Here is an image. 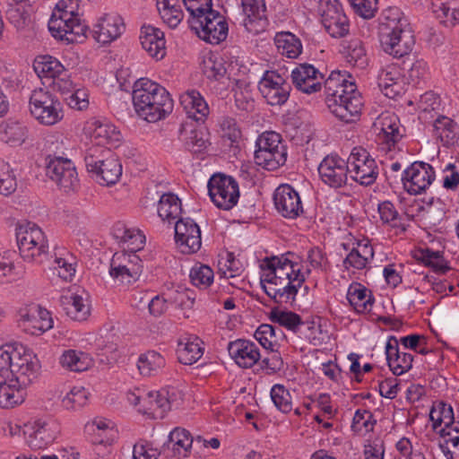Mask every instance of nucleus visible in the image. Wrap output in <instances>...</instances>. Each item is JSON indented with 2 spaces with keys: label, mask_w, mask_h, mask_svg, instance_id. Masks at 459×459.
I'll return each instance as SVG.
<instances>
[{
  "label": "nucleus",
  "mask_w": 459,
  "mask_h": 459,
  "mask_svg": "<svg viewBox=\"0 0 459 459\" xmlns=\"http://www.w3.org/2000/svg\"><path fill=\"white\" fill-rule=\"evenodd\" d=\"M168 395L169 392L165 390L144 394L139 411L153 419H162L171 407Z\"/></svg>",
  "instance_id": "nucleus-24"
},
{
  "label": "nucleus",
  "mask_w": 459,
  "mask_h": 459,
  "mask_svg": "<svg viewBox=\"0 0 459 459\" xmlns=\"http://www.w3.org/2000/svg\"><path fill=\"white\" fill-rule=\"evenodd\" d=\"M431 8L446 26H454L459 21V0H431Z\"/></svg>",
  "instance_id": "nucleus-34"
},
{
  "label": "nucleus",
  "mask_w": 459,
  "mask_h": 459,
  "mask_svg": "<svg viewBox=\"0 0 459 459\" xmlns=\"http://www.w3.org/2000/svg\"><path fill=\"white\" fill-rule=\"evenodd\" d=\"M429 419L432 421V429L436 430L442 423L446 426L447 421L454 420L453 408L444 403L433 407L429 412Z\"/></svg>",
  "instance_id": "nucleus-61"
},
{
  "label": "nucleus",
  "mask_w": 459,
  "mask_h": 459,
  "mask_svg": "<svg viewBox=\"0 0 459 459\" xmlns=\"http://www.w3.org/2000/svg\"><path fill=\"white\" fill-rule=\"evenodd\" d=\"M185 147L193 153H201L209 146L208 134L201 129H191L184 139Z\"/></svg>",
  "instance_id": "nucleus-51"
},
{
  "label": "nucleus",
  "mask_w": 459,
  "mask_h": 459,
  "mask_svg": "<svg viewBox=\"0 0 459 459\" xmlns=\"http://www.w3.org/2000/svg\"><path fill=\"white\" fill-rule=\"evenodd\" d=\"M373 256V247L369 244L358 243V247H353L343 260V265L345 268L352 267L361 270L367 266L368 260Z\"/></svg>",
  "instance_id": "nucleus-43"
},
{
  "label": "nucleus",
  "mask_w": 459,
  "mask_h": 459,
  "mask_svg": "<svg viewBox=\"0 0 459 459\" xmlns=\"http://www.w3.org/2000/svg\"><path fill=\"white\" fill-rule=\"evenodd\" d=\"M67 10L60 9L56 6L48 22V29L55 38L61 37V33L68 28V25L76 19Z\"/></svg>",
  "instance_id": "nucleus-50"
},
{
  "label": "nucleus",
  "mask_w": 459,
  "mask_h": 459,
  "mask_svg": "<svg viewBox=\"0 0 459 459\" xmlns=\"http://www.w3.org/2000/svg\"><path fill=\"white\" fill-rule=\"evenodd\" d=\"M417 258L425 265L430 266L434 272L445 274L450 270L447 262L439 251H433L429 248L420 249L416 255Z\"/></svg>",
  "instance_id": "nucleus-47"
},
{
  "label": "nucleus",
  "mask_w": 459,
  "mask_h": 459,
  "mask_svg": "<svg viewBox=\"0 0 459 459\" xmlns=\"http://www.w3.org/2000/svg\"><path fill=\"white\" fill-rule=\"evenodd\" d=\"M255 338L265 350L279 349V342L285 338L284 333L280 328L269 324H262L254 333Z\"/></svg>",
  "instance_id": "nucleus-39"
},
{
  "label": "nucleus",
  "mask_w": 459,
  "mask_h": 459,
  "mask_svg": "<svg viewBox=\"0 0 459 459\" xmlns=\"http://www.w3.org/2000/svg\"><path fill=\"white\" fill-rule=\"evenodd\" d=\"M113 236L123 245L126 252L135 253L143 248L145 237L138 230L117 224L113 229Z\"/></svg>",
  "instance_id": "nucleus-31"
},
{
  "label": "nucleus",
  "mask_w": 459,
  "mask_h": 459,
  "mask_svg": "<svg viewBox=\"0 0 459 459\" xmlns=\"http://www.w3.org/2000/svg\"><path fill=\"white\" fill-rule=\"evenodd\" d=\"M165 366V359L155 351H148L138 358L137 368L143 377L158 374Z\"/></svg>",
  "instance_id": "nucleus-42"
},
{
  "label": "nucleus",
  "mask_w": 459,
  "mask_h": 459,
  "mask_svg": "<svg viewBox=\"0 0 459 459\" xmlns=\"http://www.w3.org/2000/svg\"><path fill=\"white\" fill-rule=\"evenodd\" d=\"M89 393L82 386H74L62 400V405L66 410H76L84 406Z\"/></svg>",
  "instance_id": "nucleus-58"
},
{
  "label": "nucleus",
  "mask_w": 459,
  "mask_h": 459,
  "mask_svg": "<svg viewBox=\"0 0 459 459\" xmlns=\"http://www.w3.org/2000/svg\"><path fill=\"white\" fill-rule=\"evenodd\" d=\"M133 104L137 115L149 123L164 119L173 110V100L159 83L141 78L134 84Z\"/></svg>",
  "instance_id": "nucleus-2"
},
{
  "label": "nucleus",
  "mask_w": 459,
  "mask_h": 459,
  "mask_svg": "<svg viewBox=\"0 0 459 459\" xmlns=\"http://www.w3.org/2000/svg\"><path fill=\"white\" fill-rule=\"evenodd\" d=\"M17 187L16 178L10 165L0 159V194L10 195Z\"/></svg>",
  "instance_id": "nucleus-53"
},
{
  "label": "nucleus",
  "mask_w": 459,
  "mask_h": 459,
  "mask_svg": "<svg viewBox=\"0 0 459 459\" xmlns=\"http://www.w3.org/2000/svg\"><path fill=\"white\" fill-rule=\"evenodd\" d=\"M348 87L351 88L350 95H338V99H332V100L330 99L328 108L340 120L352 123L359 117L363 101L355 84H350Z\"/></svg>",
  "instance_id": "nucleus-13"
},
{
  "label": "nucleus",
  "mask_w": 459,
  "mask_h": 459,
  "mask_svg": "<svg viewBox=\"0 0 459 459\" xmlns=\"http://www.w3.org/2000/svg\"><path fill=\"white\" fill-rule=\"evenodd\" d=\"M317 170L321 180L333 188L345 186L350 177L348 160L338 155L325 157L319 163Z\"/></svg>",
  "instance_id": "nucleus-14"
},
{
  "label": "nucleus",
  "mask_w": 459,
  "mask_h": 459,
  "mask_svg": "<svg viewBox=\"0 0 459 459\" xmlns=\"http://www.w3.org/2000/svg\"><path fill=\"white\" fill-rule=\"evenodd\" d=\"M382 132H383V143L387 145L388 151L395 146V144L401 140L402 134L400 133V127L396 119L385 117L382 121Z\"/></svg>",
  "instance_id": "nucleus-54"
},
{
  "label": "nucleus",
  "mask_w": 459,
  "mask_h": 459,
  "mask_svg": "<svg viewBox=\"0 0 459 459\" xmlns=\"http://www.w3.org/2000/svg\"><path fill=\"white\" fill-rule=\"evenodd\" d=\"M169 440L173 444L172 449L174 453L184 457L188 455L194 442L190 432L181 428H175L170 432Z\"/></svg>",
  "instance_id": "nucleus-48"
},
{
  "label": "nucleus",
  "mask_w": 459,
  "mask_h": 459,
  "mask_svg": "<svg viewBox=\"0 0 459 459\" xmlns=\"http://www.w3.org/2000/svg\"><path fill=\"white\" fill-rule=\"evenodd\" d=\"M347 299L357 313L370 312L374 304V298L371 292L359 283L350 286Z\"/></svg>",
  "instance_id": "nucleus-35"
},
{
  "label": "nucleus",
  "mask_w": 459,
  "mask_h": 459,
  "mask_svg": "<svg viewBox=\"0 0 459 459\" xmlns=\"http://www.w3.org/2000/svg\"><path fill=\"white\" fill-rule=\"evenodd\" d=\"M202 70L204 74L210 80H220L226 74V68L221 60L209 56L203 61Z\"/></svg>",
  "instance_id": "nucleus-62"
},
{
  "label": "nucleus",
  "mask_w": 459,
  "mask_h": 459,
  "mask_svg": "<svg viewBox=\"0 0 459 459\" xmlns=\"http://www.w3.org/2000/svg\"><path fill=\"white\" fill-rule=\"evenodd\" d=\"M175 240L183 254H194L201 248V230L190 218L175 222Z\"/></svg>",
  "instance_id": "nucleus-16"
},
{
  "label": "nucleus",
  "mask_w": 459,
  "mask_h": 459,
  "mask_svg": "<svg viewBox=\"0 0 459 459\" xmlns=\"http://www.w3.org/2000/svg\"><path fill=\"white\" fill-rule=\"evenodd\" d=\"M13 372L12 382H17L22 386H28L39 376L40 364L37 356L23 345L17 344L16 351L13 352Z\"/></svg>",
  "instance_id": "nucleus-11"
},
{
  "label": "nucleus",
  "mask_w": 459,
  "mask_h": 459,
  "mask_svg": "<svg viewBox=\"0 0 459 459\" xmlns=\"http://www.w3.org/2000/svg\"><path fill=\"white\" fill-rule=\"evenodd\" d=\"M16 239L22 259L42 264L48 255V243L42 230L34 222H25L16 228Z\"/></svg>",
  "instance_id": "nucleus-4"
},
{
  "label": "nucleus",
  "mask_w": 459,
  "mask_h": 459,
  "mask_svg": "<svg viewBox=\"0 0 459 459\" xmlns=\"http://www.w3.org/2000/svg\"><path fill=\"white\" fill-rule=\"evenodd\" d=\"M46 175L65 192L74 190L79 182L74 163L63 157L46 158Z\"/></svg>",
  "instance_id": "nucleus-12"
},
{
  "label": "nucleus",
  "mask_w": 459,
  "mask_h": 459,
  "mask_svg": "<svg viewBox=\"0 0 459 459\" xmlns=\"http://www.w3.org/2000/svg\"><path fill=\"white\" fill-rule=\"evenodd\" d=\"M159 452L152 445L146 440H139L134 444L133 449L134 459H158Z\"/></svg>",
  "instance_id": "nucleus-64"
},
{
  "label": "nucleus",
  "mask_w": 459,
  "mask_h": 459,
  "mask_svg": "<svg viewBox=\"0 0 459 459\" xmlns=\"http://www.w3.org/2000/svg\"><path fill=\"white\" fill-rule=\"evenodd\" d=\"M269 318L273 323H277L294 333H297L299 327L304 325L300 316L292 311L274 308L271 310Z\"/></svg>",
  "instance_id": "nucleus-49"
},
{
  "label": "nucleus",
  "mask_w": 459,
  "mask_h": 459,
  "mask_svg": "<svg viewBox=\"0 0 459 459\" xmlns=\"http://www.w3.org/2000/svg\"><path fill=\"white\" fill-rule=\"evenodd\" d=\"M213 271L205 264H195L190 271V280L193 285L200 288L206 289L213 282Z\"/></svg>",
  "instance_id": "nucleus-52"
},
{
  "label": "nucleus",
  "mask_w": 459,
  "mask_h": 459,
  "mask_svg": "<svg viewBox=\"0 0 459 459\" xmlns=\"http://www.w3.org/2000/svg\"><path fill=\"white\" fill-rule=\"evenodd\" d=\"M123 19L117 14H106L95 25L94 39L101 44H108L117 39L124 30Z\"/></svg>",
  "instance_id": "nucleus-23"
},
{
  "label": "nucleus",
  "mask_w": 459,
  "mask_h": 459,
  "mask_svg": "<svg viewBox=\"0 0 459 459\" xmlns=\"http://www.w3.org/2000/svg\"><path fill=\"white\" fill-rule=\"evenodd\" d=\"M203 354L202 341L198 337H185L178 341L177 356L180 363L193 365L202 358Z\"/></svg>",
  "instance_id": "nucleus-30"
},
{
  "label": "nucleus",
  "mask_w": 459,
  "mask_h": 459,
  "mask_svg": "<svg viewBox=\"0 0 459 459\" xmlns=\"http://www.w3.org/2000/svg\"><path fill=\"white\" fill-rule=\"evenodd\" d=\"M32 432L29 435L27 443L33 450L46 448L52 444L60 433L59 423L52 419L36 420L32 427Z\"/></svg>",
  "instance_id": "nucleus-20"
},
{
  "label": "nucleus",
  "mask_w": 459,
  "mask_h": 459,
  "mask_svg": "<svg viewBox=\"0 0 459 459\" xmlns=\"http://www.w3.org/2000/svg\"><path fill=\"white\" fill-rule=\"evenodd\" d=\"M30 111L36 120L45 126H53L64 117L59 100L42 88L32 91L30 98Z\"/></svg>",
  "instance_id": "nucleus-7"
},
{
  "label": "nucleus",
  "mask_w": 459,
  "mask_h": 459,
  "mask_svg": "<svg viewBox=\"0 0 459 459\" xmlns=\"http://www.w3.org/2000/svg\"><path fill=\"white\" fill-rule=\"evenodd\" d=\"M143 273V270L137 268H115L110 266L109 274L116 283L124 286H130L136 282Z\"/></svg>",
  "instance_id": "nucleus-57"
},
{
  "label": "nucleus",
  "mask_w": 459,
  "mask_h": 459,
  "mask_svg": "<svg viewBox=\"0 0 459 459\" xmlns=\"http://www.w3.org/2000/svg\"><path fill=\"white\" fill-rule=\"evenodd\" d=\"M435 179V171L431 165L422 161L413 162L403 171L402 178L405 190L411 195L424 192Z\"/></svg>",
  "instance_id": "nucleus-15"
},
{
  "label": "nucleus",
  "mask_w": 459,
  "mask_h": 459,
  "mask_svg": "<svg viewBox=\"0 0 459 459\" xmlns=\"http://www.w3.org/2000/svg\"><path fill=\"white\" fill-rule=\"evenodd\" d=\"M271 398L275 407L283 413L292 410V399L288 389L282 385H274L271 389Z\"/></svg>",
  "instance_id": "nucleus-56"
},
{
  "label": "nucleus",
  "mask_w": 459,
  "mask_h": 459,
  "mask_svg": "<svg viewBox=\"0 0 459 459\" xmlns=\"http://www.w3.org/2000/svg\"><path fill=\"white\" fill-rule=\"evenodd\" d=\"M290 77L297 90L307 94L319 91L322 88L321 81L325 79L323 74L307 63L297 65L292 70Z\"/></svg>",
  "instance_id": "nucleus-18"
},
{
  "label": "nucleus",
  "mask_w": 459,
  "mask_h": 459,
  "mask_svg": "<svg viewBox=\"0 0 459 459\" xmlns=\"http://www.w3.org/2000/svg\"><path fill=\"white\" fill-rule=\"evenodd\" d=\"M321 16L325 30L333 38H342L349 33V20L336 0L326 3Z\"/></svg>",
  "instance_id": "nucleus-17"
},
{
  "label": "nucleus",
  "mask_w": 459,
  "mask_h": 459,
  "mask_svg": "<svg viewBox=\"0 0 459 459\" xmlns=\"http://www.w3.org/2000/svg\"><path fill=\"white\" fill-rule=\"evenodd\" d=\"M0 137L10 146H20L28 137V129L19 121L7 120L0 126Z\"/></svg>",
  "instance_id": "nucleus-37"
},
{
  "label": "nucleus",
  "mask_w": 459,
  "mask_h": 459,
  "mask_svg": "<svg viewBox=\"0 0 459 459\" xmlns=\"http://www.w3.org/2000/svg\"><path fill=\"white\" fill-rule=\"evenodd\" d=\"M26 386L11 379L0 380V407L10 409L22 403L26 396Z\"/></svg>",
  "instance_id": "nucleus-28"
},
{
  "label": "nucleus",
  "mask_w": 459,
  "mask_h": 459,
  "mask_svg": "<svg viewBox=\"0 0 459 459\" xmlns=\"http://www.w3.org/2000/svg\"><path fill=\"white\" fill-rule=\"evenodd\" d=\"M59 362L63 368L74 372L85 371L92 365V359L87 353L74 350L65 351Z\"/></svg>",
  "instance_id": "nucleus-41"
},
{
  "label": "nucleus",
  "mask_w": 459,
  "mask_h": 459,
  "mask_svg": "<svg viewBox=\"0 0 459 459\" xmlns=\"http://www.w3.org/2000/svg\"><path fill=\"white\" fill-rule=\"evenodd\" d=\"M87 132L91 135L93 146L104 147L106 144L113 146L120 141V133L113 125L103 123L98 119H91L87 123Z\"/></svg>",
  "instance_id": "nucleus-26"
},
{
  "label": "nucleus",
  "mask_w": 459,
  "mask_h": 459,
  "mask_svg": "<svg viewBox=\"0 0 459 459\" xmlns=\"http://www.w3.org/2000/svg\"><path fill=\"white\" fill-rule=\"evenodd\" d=\"M16 345H5L0 348V380H7L13 377V368L15 358Z\"/></svg>",
  "instance_id": "nucleus-55"
},
{
  "label": "nucleus",
  "mask_w": 459,
  "mask_h": 459,
  "mask_svg": "<svg viewBox=\"0 0 459 459\" xmlns=\"http://www.w3.org/2000/svg\"><path fill=\"white\" fill-rule=\"evenodd\" d=\"M385 355L388 367L395 376H401L412 367L413 356L399 351L398 340L391 336L385 345Z\"/></svg>",
  "instance_id": "nucleus-25"
},
{
  "label": "nucleus",
  "mask_w": 459,
  "mask_h": 459,
  "mask_svg": "<svg viewBox=\"0 0 459 459\" xmlns=\"http://www.w3.org/2000/svg\"><path fill=\"white\" fill-rule=\"evenodd\" d=\"M20 316V322L23 330L30 334H40L51 329V325L48 320H40L38 318L37 305L21 310Z\"/></svg>",
  "instance_id": "nucleus-38"
},
{
  "label": "nucleus",
  "mask_w": 459,
  "mask_h": 459,
  "mask_svg": "<svg viewBox=\"0 0 459 459\" xmlns=\"http://www.w3.org/2000/svg\"><path fill=\"white\" fill-rule=\"evenodd\" d=\"M110 266L115 268H137L143 270V265L141 258L135 253L117 252L113 255Z\"/></svg>",
  "instance_id": "nucleus-59"
},
{
  "label": "nucleus",
  "mask_w": 459,
  "mask_h": 459,
  "mask_svg": "<svg viewBox=\"0 0 459 459\" xmlns=\"http://www.w3.org/2000/svg\"><path fill=\"white\" fill-rule=\"evenodd\" d=\"M258 89L269 105L281 106L290 98L291 85L285 73L265 71L258 83Z\"/></svg>",
  "instance_id": "nucleus-10"
},
{
  "label": "nucleus",
  "mask_w": 459,
  "mask_h": 459,
  "mask_svg": "<svg viewBox=\"0 0 459 459\" xmlns=\"http://www.w3.org/2000/svg\"><path fill=\"white\" fill-rule=\"evenodd\" d=\"M274 43L278 52L289 58H297L302 51L299 39L290 32L281 31L276 33Z\"/></svg>",
  "instance_id": "nucleus-40"
},
{
  "label": "nucleus",
  "mask_w": 459,
  "mask_h": 459,
  "mask_svg": "<svg viewBox=\"0 0 459 459\" xmlns=\"http://www.w3.org/2000/svg\"><path fill=\"white\" fill-rule=\"evenodd\" d=\"M190 27L198 37L211 44L223 41L228 35V23L223 15L209 6H202L201 13H190Z\"/></svg>",
  "instance_id": "nucleus-5"
},
{
  "label": "nucleus",
  "mask_w": 459,
  "mask_h": 459,
  "mask_svg": "<svg viewBox=\"0 0 459 459\" xmlns=\"http://www.w3.org/2000/svg\"><path fill=\"white\" fill-rule=\"evenodd\" d=\"M261 268L267 270L261 278L262 288L278 304L294 303L306 274L310 273L309 269L301 272L299 265L285 255L265 257Z\"/></svg>",
  "instance_id": "nucleus-1"
},
{
  "label": "nucleus",
  "mask_w": 459,
  "mask_h": 459,
  "mask_svg": "<svg viewBox=\"0 0 459 459\" xmlns=\"http://www.w3.org/2000/svg\"><path fill=\"white\" fill-rule=\"evenodd\" d=\"M254 159L257 166L267 170H275L285 164L287 150L255 151Z\"/></svg>",
  "instance_id": "nucleus-45"
},
{
  "label": "nucleus",
  "mask_w": 459,
  "mask_h": 459,
  "mask_svg": "<svg viewBox=\"0 0 459 459\" xmlns=\"http://www.w3.org/2000/svg\"><path fill=\"white\" fill-rule=\"evenodd\" d=\"M274 150H286L281 143V135L275 132H265L256 140L255 151L273 152Z\"/></svg>",
  "instance_id": "nucleus-63"
},
{
  "label": "nucleus",
  "mask_w": 459,
  "mask_h": 459,
  "mask_svg": "<svg viewBox=\"0 0 459 459\" xmlns=\"http://www.w3.org/2000/svg\"><path fill=\"white\" fill-rule=\"evenodd\" d=\"M230 357L241 368H249L257 363L261 358L259 349L251 341L238 339L228 345Z\"/></svg>",
  "instance_id": "nucleus-21"
},
{
  "label": "nucleus",
  "mask_w": 459,
  "mask_h": 459,
  "mask_svg": "<svg viewBox=\"0 0 459 459\" xmlns=\"http://www.w3.org/2000/svg\"><path fill=\"white\" fill-rule=\"evenodd\" d=\"M182 212L180 199L172 193L163 194L158 203V215L162 221L171 224L180 218Z\"/></svg>",
  "instance_id": "nucleus-33"
},
{
  "label": "nucleus",
  "mask_w": 459,
  "mask_h": 459,
  "mask_svg": "<svg viewBox=\"0 0 459 459\" xmlns=\"http://www.w3.org/2000/svg\"><path fill=\"white\" fill-rule=\"evenodd\" d=\"M379 39L384 51L396 58L408 55L415 44L414 35L408 22H403L399 25L394 22L387 25H380Z\"/></svg>",
  "instance_id": "nucleus-6"
},
{
  "label": "nucleus",
  "mask_w": 459,
  "mask_h": 459,
  "mask_svg": "<svg viewBox=\"0 0 459 459\" xmlns=\"http://www.w3.org/2000/svg\"><path fill=\"white\" fill-rule=\"evenodd\" d=\"M35 72L41 77L52 78L65 75V68L55 57L44 56L37 59L34 64Z\"/></svg>",
  "instance_id": "nucleus-46"
},
{
  "label": "nucleus",
  "mask_w": 459,
  "mask_h": 459,
  "mask_svg": "<svg viewBox=\"0 0 459 459\" xmlns=\"http://www.w3.org/2000/svg\"><path fill=\"white\" fill-rule=\"evenodd\" d=\"M275 208L283 217L295 219L303 207L299 193L290 185L279 186L273 195Z\"/></svg>",
  "instance_id": "nucleus-19"
},
{
  "label": "nucleus",
  "mask_w": 459,
  "mask_h": 459,
  "mask_svg": "<svg viewBox=\"0 0 459 459\" xmlns=\"http://www.w3.org/2000/svg\"><path fill=\"white\" fill-rule=\"evenodd\" d=\"M60 305L67 316L74 321H83L90 315V307L82 296L66 293L60 297Z\"/></svg>",
  "instance_id": "nucleus-32"
},
{
  "label": "nucleus",
  "mask_w": 459,
  "mask_h": 459,
  "mask_svg": "<svg viewBox=\"0 0 459 459\" xmlns=\"http://www.w3.org/2000/svg\"><path fill=\"white\" fill-rule=\"evenodd\" d=\"M84 161L88 172L95 175L96 180L103 186L116 184L122 175V165L110 147L88 148Z\"/></svg>",
  "instance_id": "nucleus-3"
},
{
  "label": "nucleus",
  "mask_w": 459,
  "mask_h": 459,
  "mask_svg": "<svg viewBox=\"0 0 459 459\" xmlns=\"http://www.w3.org/2000/svg\"><path fill=\"white\" fill-rule=\"evenodd\" d=\"M343 55L346 61L360 69L368 65V56L363 42L359 39H352L343 47Z\"/></svg>",
  "instance_id": "nucleus-44"
},
{
  "label": "nucleus",
  "mask_w": 459,
  "mask_h": 459,
  "mask_svg": "<svg viewBox=\"0 0 459 459\" xmlns=\"http://www.w3.org/2000/svg\"><path fill=\"white\" fill-rule=\"evenodd\" d=\"M433 134L445 146H453L458 140V127L451 118L440 116L433 124Z\"/></svg>",
  "instance_id": "nucleus-36"
},
{
  "label": "nucleus",
  "mask_w": 459,
  "mask_h": 459,
  "mask_svg": "<svg viewBox=\"0 0 459 459\" xmlns=\"http://www.w3.org/2000/svg\"><path fill=\"white\" fill-rule=\"evenodd\" d=\"M209 195L220 209L229 211L238 203L239 189L238 182L230 176L213 175L207 184Z\"/></svg>",
  "instance_id": "nucleus-8"
},
{
  "label": "nucleus",
  "mask_w": 459,
  "mask_h": 459,
  "mask_svg": "<svg viewBox=\"0 0 459 459\" xmlns=\"http://www.w3.org/2000/svg\"><path fill=\"white\" fill-rule=\"evenodd\" d=\"M180 105L187 117L196 122H204L209 114V108L204 99L195 91L191 90L180 96Z\"/></svg>",
  "instance_id": "nucleus-27"
},
{
  "label": "nucleus",
  "mask_w": 459,
  "mask_h": 459,
  "mask_svg": "<svg viewBox=\"0 0 459 459\" xmlns=\"http://www.w3.org/2000/svg\"><path fill=\"white\" fill-rule=\"evenodd\" d=\"M140 42L150 56L156 60L162 59L166 55L164 32L151 25L141 28Z\"/></svg>",
  "instance_id": "nucleus-22"
},
{
  "label": "nucleus",
  "mask_w": 459,
  "mask_h": 459,
  "mask_svg": "<svg viewBox=\"0 0 459 459\" xmlns=\"http://www.w3.org/2000/svg\"><path fill=\"white\" fill-rule=\"evenodd\" d=\"M350 178L362 186L372 185L378 176L375 159L362 147H354L347 159Z\"/></svg>",
  "instance_id": "nucleus-9"
},
{
  "label": "nucleus",
  "mask_w": 459,
  "mask_h": 459,
  "mask_svg": "<svg viewBox=\"0 0 459 459\" xmlns=\"http://www.w3.org/2000/svg\"><path fill=\"white\" fill-rule=\"evenodd\" d=\"M400 80L399 68L395 65H388L379 72L377 85L385 96L394 99L402 91Z\"/></svg>",
  "instance_id": "nucleus-29"
},
{
  "label": "nucleus",
  "mask_w": 459,
  "mask_h": 459,
  "mask_svg": "<svg viewBox=\"0 0 459 459\" xmlns=\"http://www.w3.org/2000/svg\"><path fill=\"white\" fill-rule=\"evenodd\" d=\"M87 25L83 24L77 16L76 19L73 20V22L68 25V28H65L61 33V37L58 38L70 43L82 42L87 37Z\"/></svg>",
  "instance_id": "nucleus-60"
}]
</instances>
